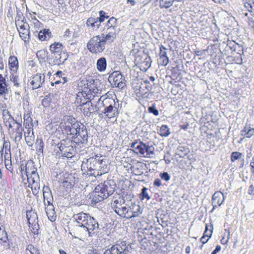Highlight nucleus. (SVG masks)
Returning a JSON list of instances; mask_svg holds the SVG:
<instances>
[{"label":"nucleus","mask_w":254,"mask_h":254,"mask_svg":"<svg viewBox=\"0 0 254 254\" xmlns=\"http://www.w3.org/2000/svg\"><path fill=\"white\" fill-rule=\"evenodd\" d=\"M48 55V52L47 50L45 49L39 50L37 51L36 53V56L38 59L43 61H45L46 58L47 59L48 57L49 56Z\"/></svg>","instance_id":"nucleus-34"},{"label":"nucleus","mask_w":254,"mask_h":254,"mask_svg":"<svg viewBox=\"0 0 254 254\" xmlns=\"http://www.w3.org/2000/svg\"><path fill=\"white\" fill-rule=\"evenodd\" d=\"M242 155L241 153L239 152H233L231 154V160L232 162L240 158Z\"/></svg>","instance_id":"nucleus-46"},{"label":"nucleus","mask_w":254,"mask_h":254,"mask_svg":"<svg viewBox=\"0 0 254 254\" xmlns=\"http://www.w3.org/2000/svg\"><path fill=\"white\" fill-rule=\"evenodd\" d=\"M70 234L75 238L81 239L88 234V229L81 225H75L71 230Z\"/></svg>","instance_id":"nucleus-12"},{"label":"nucleus","mask_w":254,"mask_h":254,"mask_svg":"<svg viewBox=\"0 0 254 254\" xmlns=\"http://www.w3.org/2000/svg\"><path fill=\"white\" fill-rule=\"evenodd\" d=\"M100 36L104 39L106 43H111L116 37V30L114 28H110L109 30H107L106 34L102 33Z\"/></svg>","instance_id":"nucleus-20"},{"label":"nucleus","mask_w":254,"mask_h":254,"mask_svg":"<svg viewBox=\"0 0 254 254\" xmlns=\"http://www.w3.org/2000/svg\"><path fill=\"white\" fill-rule=\"evenodd\" d=\"M144 83L146 84V86L145 87L146 89L148 91H150L152 89V85L150 84L149 81L146 80L144 81Z\"/></svg>","instance_id":"nucleus-59"},{"label":"nucleus","mask_w":254,"mask_h":254,"mask_svg":"<svg viewBox=\"0 0 254 254\" xmlns=\"http://www.w3.org/2000/svg\"><path fill=\"white\" fill-rule=\"evenodd\" d=\"M170 131L167 125H162L158 131V133L163 137L168 136L170 134Z\"/></svg>","instance_id":"nucleus-33"},{"label":"nucleus","mask_w":254,"mask_h":254,"mask_svg":"<svg viewBox=\"0 0 254 254\" xmlns=\"http://www.w3.org/2000/svg\"><path fill=\"white\" fill-rule=\"evenodd\" d=\"M38 36L40 40L44 41L48 40L51 37L52 34L50 30L48 29L41 30L39 32Z\"/></svg>","instance_id":"nucleus-29"},{"label":"nucleus","mask_w":254,"mask_h":254,"mask_svg":"<svg viewBox=\"0 0 254 254\" xmlns=\"http://www.w3.org/2000/svg\"><path fill=\"white\" fill-rule=\"evenodd\" d=\"M50 189L49 187H44L43 189V196L44 199H45L46 196H47V194H49L50 193Z\"/></svg>","instance_id":"nucleus-52"},{"label":"nucleus","mask_w":254,"mask_h":254,"mask_svg":"<svg viewBox=\"0 0 254 254\" xmlns=\"http://www.w3.org/2000/svg\"><path fill=\"white\" fill-rule=\"evenodd\" d=\"M10 120L11 121V123L8 125V127L12 129L17 126V123L21 124L22 122L21 118L14 119L12 116H10Z\"/></svg>","instance_id":"nucleus-37"},{"label":"nucleus","mask_w":254,"mask_h":254,"mask_svg":"<svg viewBox=\"0 0 254 254\" xmlns=\"http://www.w3.org/2000/svg\"><path fill=\"white\" fill-rule=\"evenodd\" d=\"M137 147L136 153L143 155V156H145L144 155L145 153H146L148 155L154 154V147L152 146L149 145L148 144L139 141L138 147Z\"/></svg>","instance_id":"nucleus-15"},{"label":"nucleus","mask_w":254,"mask_h":254,"mask_svg":"<svg viewBox=\"0 0 254 254\" xmlns=\"http://www.w3.org/2000/svg\"><path fill=\"white\" fill-rule=\"evenodd\" d=\"M116 184L113 180H107L103 184L98 185L90 194L89 199L94 204L103 201L112 195L115 190Z\"/></svg>","instance_id":"nucleus-1"},{"label":"nucleus","mask_w":254,"mask_h":254,"mask_svg":"<svg viewBox=\"0 0 254 254\" xmlns=\"http://www.w3.org/2000/svg\"><path fill=\"white\" fill-rule=\"evenodd\" d=\"M4 159L6 168L9 171L12 170V167L11 161V154L9 145H6L5 146Z\"/></svg>","instance_id":"nucleus-21"},{"label":"nucleus","mask_w":254,"mask_h":254,"mask_svg":"<svg viewBox=\"0 0 254 254\" xmlns=\"http://www.w3.org/2000/svg\"><path fill=\"white\" fill-rule=\"evenodd\" d=\"M23 130L24 129L22 126V123H17V126L13 128V135H14V140L15 142L19 141L22 139Z\"/></svg>","instance_id":"nucleus-26"},{"label":"nucleus","mask_w":254,"mask_h":254,"mask_svg":"<svg viewBox=\"0 0 254 254\" xmlns=\"http://www.w3.org/2000/svg\"><path fill=\"white\" fill-rule=\"evenodd\" d=\"M175 0H160L159 4L161 8H168L170 7Z\"/></svg>","instance_id":"nucleus-41"},{"label":"nucleus","mask_w":254,"mask_h":254,"mask_svg":"<svg viewBox=\"0 0 254 254\" xmlns=\"http://www.w3.org/2000/svg\"><path fill=\"white\" fill-rule=\"evenodd\" d=\"M10 120L11 121V123L8 125V127L12 129L17 126V123L21 124L22 122L21 118L14 119L12 116H10Z\"/></svg>","instance_id":"nucleus-38"},{"label":"nucleus","mask_w":254,"mask_h":254,"mask_svg":"<svg viewBox=\"0 0 254 254\" xmlns=\"http://www.w3.org/2000/svg\"><path fill=\"white\" fill-rule=\"evenodd\" d=\"M25 173L27 177L28 186L32 190L34 195H37L40 190V178L37 173V168L35 167L33 162H28L25 166Z\"/></svg>","instance_id":"nucleus-2"},{"label":"nucleus","mask_w":254,"mask_h":254,"mask_svg":"<svg viewBox=\"0 0 254 254\" xmlns=\"http://www.w3.org/2000/svg\"><path fill=\"white\" fill-rule=\"evenodd\" d=\"M29 28L28 24H23L20 25V29L17 27L20 37L25 42L28 41L30 38Z\"/></svg>","instance_id":"nucleus-18"},{"label":"nucleus","mask_w":254,"mask_h":254,"mask_svg":"<svg viewBox=\"0 0 254 254\" xmlns=\"http://www.w3.org/2000/svg\"><path fill=\"white\" fill-rule=\"evenodd\" d=\"M68 55L65 53L58 54L51 53L47 58V62L51 66L63 64L67 61Z\"/></svg>","instance_id":"nucleus-8"},{"label":"nucleus","mask_w":254,"mask_h":254,"mask_svg":"<svg viewBox=\"0 0 254 254\" xmlns=\"http://www.w3.org/2000/svg\"><path fill=\"white\" fill-rule=\"evenodd\" d=\"M106 43L104 39L100 35L93 36L87 44L88 50L93 54L101 53L105 49Z\"/></svg>","instance_id":"nucleus-4"},{"label":"nucleus","mask_w":254,"mask_h":254,"mask_svg":"<svg viewBox=\"0 0 254 254\" xmlns=\"http://www.w3.org/2000/svg\"><path fill=\"white\" fill-rule=\"evenodd\" d=\"M8 63L11 70H12L13 71H15L17 69L18 66V62L17 59L16 57L10 56L9 58Z\"/></svg>","instance_id":"nucleus-31"},{"label":"nucleus","mask_w":254,"mask_h":254,"mask_svg":"<svg viewBox=\"0 0 254 254\" xmlns=\"http://www.w3.org/2000/svg\"><path fill=\"white\" fill-rule=\"evenodd\" d=\"M112 80L116 87L123 88L126 85L125 78L119 71L113 72L111 75L109 76V81L111 82Z\"/></svg>","instance_id":"nucleus-11"},{"label":"nucleus","mask_w":254,"mask_h":254,"mask_svg":"<svg viewBox=\"0 0 254 254\" xmlns=\"http://www.w3.org/2000/svg\"><path fill=\"white\" fill-rule=\"evenodd\" d=\"M55 210V208L52 204H49L47 205V206L45 208V211H53Z\"/></svg>","instance_id":"nucleus-61"},{"label":"nucleus","mask_w":254,"mask_h":254,"mask_svg":"<svg viewBox=\"0 0 254 254\" xmlns=\"http://www.w3.org/2000/svg\"><path fill=\"white\" fill-rule=\"evenodd\" d=\"M113 208L115 212L121 217L127 218L129 216L127 215L129 213L128 207L126 206L125 200L123 199L114 200Z\"/></svg>","instance_id":"nucleus-10"},{"label":"nucleus","mask_w":254,"mask_h":254,"mask_svg":"<svg viewBox=\"0 0 254 254\" xmlns=\"http://www.w3.org/2000/svg\"><path fill=\"white\" fill-rule=\"evenodd\" d=\"M139 142H133L130 144V147L135 149V150H137V147H138Z\"/></svg>","instance_id":"nucleus-62"},{"label":"nucleus","mask_w":254,"mask_h":254,"mask_svg":"<svg viewBox=\"0 0 254 254\" xmlns=\"http://www.w3.org/2000/svg\"><path fill=\"white\" fill-rule=\"evenodd\" d=\"M210 230L209 231H205L203 235L204 236L206 237V238H208V239L210 238L212 235V229H211V226H210Z\"/></svg>","instance_id":"nucleus-54"},{"label":"nucleus","mask_w":254,"mask_h":254,"mask_svg":"<svg viewBox=\"0 0 254 254\" xmlns=\"http://www.w3.org/2000/svg\"><path fill=\"white\" fill-rule=\"evenodd\" d=\"M6 145H7L6 143H4L3 145V147L2 149L0 151V165H2L3 163V151H4V148H5V146Z\"/></svg>","instance_id":"nucleus-57"},{"label":"nucleus","mask_w":254,"mask_h":254,"mask_svg":"<svg viewBox=\"0 0 254 254\" xmlns=\"http://www.w3.org/2000/svg\"><path fill=\"white\" fill-rule=\"evenodd\" d=\"M99 15L100 17L97 18L99 20L103 19V21H104L105 18H108L109 17V16L106 15V13L103 10H100L99 11Z\"/></svg>","instance_id":"nucleus-51"},{"label":"nucleus","mask_w":254,"mask_h":254,"mask_svg":"<svg viewBox=\"0 0 254 254\" xmlns=\"http://www.w3.org/2000/svg\"><path fill=\"white\" fill-rule=\"evenodd\" d=\"M254 134V128H250L248 129L247 132L246 133L245 135H247V137H251Z\"/></svg>","instance_id":"nucleus-56"},{"label":"nucleus","mask_w":254,"mask_h":254,"mask_svg":"<svg viewBox=\"0 0 254 254\" xmlns=\"http://www.w3.org/2000/svg\"><path fill=\"white\" fill-rule=\"evenodd\" d=\"M44 81L45 75H43L42 78V76L41 74H36L32 77L31 81V84L32 86V89L34 90L41 87Z\"/></svg>","instance_id":"nucleus-19"},{"label":"nucleus","mask_w":254,"mask_h":254,"mask_svg":"<svg viewBox=\"0 0 254 254\" xmlns=\"http://www.w3.org/2000/svg\"><path fill=\"white\" fill-rule=\"evenodd\" d=\"M2 112L3 120H5L6 119V117L11 116L9 112L6 110V109L4 110L1 111Z\"/></svg>","instance_id":"nucleus-53"},{"label":"nucleus","mask_w":254,"mask_h":254,"mask_svg":"<svg viewBox=\"0 0 254 254\" xmlns=\"http://www.w3.org/2000/svg\"><path fill=\"white\" fill-rule=\"evenodd\" d=\"M147 189L145 187H143L141 190V199L146 198L147 200L150 198L148 193L147 192Z\"/></svg>","instance_id":"nucleus-47"},{"label":"nucleus","mask_w":254,"mask_h":254,"mask_svg":"<svg viewBox=\"0 0 254 254\" xmlns=\"http://www.w3.org/2000/svg\"><path fill=\"white\" fill-rule=\"evenodd\" d=\"M10 120L11 121V123L8 125V127L12 129L17 126V123L21 124L22 122L21 118L14 119L12 116H10Z\"/></svg>","instance_id":"nucleus-36"},{"label":"nucleus","mask_w":254,"mask_h":254,"mask_svg":"<svg viewBox=\"0 0 254 254\" xmlns=\"http://www.w3.org/2000/svg\"><path fill=\"white\" fill-rule=\"evenodd\" d=\"M96 67L97 70L100 72H104L106 70L107 67V61L105 58L102 57L97 60Z\"/></svg>","instance_id":"nucleus-28"},{"label":"nucleus","mask_w":254,"mask_h":254,"mask_svg":"<svg viewBox=\"0 0 254 254\" xmlns=\"http://www.w3.org/2000/svg\"><path fill=\"white\" fill-rule=\"evenodd\" d=\"M7 86L5 78L0 74V95H2L7 92Z\"/></svg>","instance_id":"nucleus-32"},{"label":"nucleus","mask_w":254,"mask_h":254,"mask_svg":"<svg viewBox=\"0 0 254 254\" xmlns=\"http://www.w3.org/2000/svg\"><path fill=\"white\" fill-rule=\"evenodd\" d=\"M65 130L67 131V134L70 135L77 134V129L79 127V123L75 121V119H72L69 117L67 120Z\"/></svg>","instance_id":"nucleus-14"},{"label":"nucleus","mask_w":254,"mask_h":254,"mask_svg":"<svg viewBox=\"0 0 254 254\" xmlns=\"http://www.w3.org/2000/svg\"><path fill=\"white\" fill-rule=\"evenodd\" d=\"M26 254H40V251L32 245H29L26 249Z\"/></svg>","instance_id":"nucleus-39"},{"label":"nucleus","mask_w":254,"mask_h":254,"mask_svg":"<svg viewBox=\"0 0 254 254\" xmlns=\"http://www.w3.org/2000/svg\"><path fill=\"white\" fill-rule=\"evenodd\" d=\"M146 167V165L145 164L138 162L131 167V170L135 175H141L145 170Z\"/></svg>","instance_id":"nucleus-25"},{"label":"nucleus","mask_w":254,"mask_h":254,"mask_svg":"<svg viewBox=\"0 0 254 254\" xmlns=\"http://www.w3.org/2000/svg\"><path fill=\"white\" fill-rule=\"evenodd\" d=\"M128 212L129 213L127 214V215H129V216L127 217V219L137 217L142 213L140 206L137 204L132 205L131 207L128 208Z\"/></svg>","instance_id":"nucleus-27"},{"label":"nucleus","mask_w":254,"mask_h":254,"mask_svg":"<svg viewBox=\"0 0 254 254\" xmlns=\"http://www.w3.org/2000/svg\"><path fill=\"white\" fill-rule=\"evenodd\" d=\"M117 22V19L115 17L110 18L107 22L106 27H107V30H109L110 28H114L116 26Z\"/></svg>","instance_id":"nucleus-42"},{"label":"nucleus","mask_w":254,"mask_h":254,"mask_svg":"<svg viewBox=\"0 0 254 254\" xmlns=\"http://www.w3.org/2000/svg\"><path fill=\"white\" fill-rule=\"evenodd\" d=\"M130 247L127 245L125 242L113 245L110 248L105 250L104 254H127Z\"/></svg>","instance_id":"nucleus-9"},{"label":"nucleus","mask_w":254,"mask_h":254,"mask_svg":"<svg viewBox=\"0 0 254 254\" xmlns=\"http://www.w3.org/2000/svg\"><path fill=\"white\" fill-rule=\"evenodd\" d=\"M81 130H82V126L80 125L79 124V127H78L77 129V134H73L72 135L73 136H72L71 138L75 139V138H76V137H78V134H79V132Z\"/></svg>","instance_id":"nucleus-60"},{"label":"nucleus","mask_w":254,"mask_h":254,"mask_svg":"<svg viewBox=\"0 0 254 254\" xmlns=\"http://www.w3.org/2000/svg\"><path fill=\"white\" fill-rule=\"evenodd\" d=\"M221 247L220 245H217L215 249L213 250L211 254H216L221 250Z\"/></svg>","instance_id":"nucleus-63"},{"label":"nucleus","mask_w":254,"mask_h":254,"mask_svg":"<svg viewBox=\"0 0 254 254\" xmlns=\"http://www.w3.org/2000/svg\"><path fill=\"white\" fill-rule=\"evenodd\" d=\"M24 120L26 128H27V127H29V128H32L33 126L32 119L29 114H24Z\"/></svg>","instance_id":"nucleus-35"},{"label":"nucleus","mask_w":254,"mask_h":254,"mask_svg":"<svg viewBox=\"0 0 254 254\" xmlns=\"http://www.w3.org/2000/svg\"><path fill=\"white\" fill-rule=\"evenodd\" d=\"M86 254H100L98 251L95 249H90L87 250Z\"/></svg>","instance_id":"nucleus-55"},{"label":"nucleus","mask_w":254,"mask_h":254,"mask_svg":"<svg viewBox=\"0 0 254 254\" xmlns=\"http://www.w3.org/2000/svg\"><path fill=\"white\" fill-rule=\"evenodd\" d=\"M84 226L85 228L88 229V236H91V233L93 231L97 232L99 229V224L93 217L89 215V218L84 222Z\"/></svg>","instance_id":"nucleus-13"},{"label":"nucleus","mask_w":254,"mask_h":254,"mask_svg":"<svg viewBox=\"0 0 254 254\" xmlns=\"http://www.w3.org/2000/svg\"><path fill=\"white\" fill-rule=\"evenodd\" d=\"M50 50L51 53L61 54L63 52V45L60 42H55L50 46Z\"/></svg>","instance_id":"nucleus-30"},{"label":"nucleus","mask_w":254,"mask_h":254,"mask_svg":"<svg viewBox=\"0 0 254 254\" xmlns=\"http://www.w3.org/2000/svg\"><path fill=\"white\" fill-rule=\"evenodd\" d=\"M26 217L31 232L35 235L38 234L40 227L37 213L32 210L27 211Z\"/></svg>","instance_id":"nucleus-6"},{"label":"nucleus","mask_w":254,"mask_h":254,"mask_svg":"<svg viewBox=\"0 0 254 254\" xmlns=\"http://www.w3.org/2000/svg\"><path fill=\"white\" fill-rule=\"evenodd\" d=\"M148 111L150 113L153 114L154 116H157L159 115V111L156 109L155 105L153 104L148 108Z\"/></svg>","instance_id":"nucleus-45"},{"label":"nucleus","mask_w":254,"mask_h":254,"mask_svg":"<svg viewBox=\"0 0 254 254\" xmlns=\"http://www.w3.org/2000/svg\"><path fill=\"white\" fill-rule=\"evenodd\" d=\"M159 176L162 180L166 182L169 181L171 179L170 176L167 172L161 173L160 174Z\"/></svg>","instance_id":"nucleus-49"},{"label":"nucleus","mask_w":254,"mask_h":254,"mask_svg":"<svg viewBox=\"0 0 254 254\" xmlns=\"http://www.w3.org/2000/svg\"><path fill=\"white\" fill-rule=\"evenodd\" d=\"M245 7L254 16V1L250 0L244 3Z\"/></svg>","instance_id":"nucleus-40"},{"label":"nucleus","mask_w":254,"mask_h":254,"mask_svg":"<svg viewBox=\"0 0 254 254\" xmlns=\"http://www.w3.org/2000/svg\"><path fill=\"white\" fill-rule=\"evenodd\" d=\"M10 80L13 83V84L15 86L18 87L19 84L18 83V77L14 75L13 73H12L10 76Z\"/></svg>","instance_id":"nucleus-48"},{"label":"nucleus","mask_w":254,"mask_h":254,"mask_svg":"<svg viewBox=\"0 0 254 254\" xmlns=\"http://www.w3.org/2000/svg\"><path fill=\"white\" fill-rule=\"evenodd\" d=\"M71 143L72 141L69 140L63 139L57 144L62 156L67 158L72 157L74 148Z\"/></svg>","instance_id":"nucleus-7"},{"label":"nucleus","mask_w":254,"mask_h":254,"mask_svg":"<svg viewBox=\"0 0 254 254\" xmlns=\"http://www.w3.org/2000/svg\"><path fill=\"white\" fill-rule=\"evenodd\" d=\"M34 139V136L33 132H32L31 135H26V133L25 134V139L27 144L29 146H32L33 143Z\"/></svg>","instance_id":"nucleus-44"},{"label":"nucleus","mask_w":254,"mask_h":254,"mask_svg":"<svg viewBox=\"0 0 254 254\" xmlns=\"http://www.w3.org/2000/svg\"><path fill=\"white\" fill-rule=\"evenodd\" d=\"M225 197L223 193L221 191H216L212 197L213 208L211 211L212 212L216 207L220 206L223 203Z\"/></svg>","instance_id":"nucleus-16"},{"label":"nucleus","mask_w":254,"mask_h":254,"mask_svg":"<svg viewBox=\"0 0 254 254\" xmlns=\"http://www.w3.org/2000/svg\"><path fill=\"white\" fill-rule=\"evenodd\" d=\"M167 49L163 45L160 47L159 58L158 60V64L163 66H166L169 61L167 56Z\"/></svg>","instance_id":"nucleus-17"},{"label":"nucleus","mask_w":254,"mask_h":254,"mask_svg":"<svg viewBox=\"0 0 254 254\" xmlns=\"http://www.w3.org/2000/svg\"><path fill=\"white\" fill-rule=\"evenodd\" d=\"M48 219L52 222L56 220L57 215L55 210L46 211Z\"/></svg>","instance_id":"nucleus-43"},{"label":"nucleus","mask_w":254,"mask_h":254,"mask_svg":"<svg viewBox=\"0 0 254 254\" xmlns=\"http://www.w3.org/2000/svg\"><path fill=\"white\" fill-rule=\"evenodd\" d=\"M103 22V19H98L97 17H89L86 21V25L88 27H91L92 30L98 29L101 24V23Z\"/></svg>","instance_id":"nucleus-22"},{"label":"nucleus","mask_w":254,"mask_h":254,"mask_svg":"<svg viewBox=\"0 0 254 254\" xmlns=\"http://www.w3.org/2000/svg\"><path fill=\"white\" fill-rule=\"evenodd\" d=\"M103 106L105 107L104 111L103 112L109 118L117 117L118 114V109L120 105L119 102H117L111 98H105L103 101Z\"/></svg>","instance_id":"nucleus-5"},{"label":"nucleus","mask_w":254,"mask_h":254,"mask_svg":"<svg viewBox=\"0 0 254 254\" xmlns=\"http://www.w3.org/2000/svg\"><path fill=\"white\" fill-rule=\"evenodd\" d=\"M8 239L7 233L4 230H2L1 234H0V240L4 242H6Z\"/></svg>","instance_id":"nucleus-50"},{"label":"nucleus","mask_w":254,"mask_h":254,"mask_svg":"<svg viewBox=\"0 0 254 254\" xmlns=\"http://www.w3.org/2000/svg\"><path fill=\"white\" fill-rule=\"evenodd\" d=\"M39 143V150H41V149H43V147L44 146V142L43 141L41 140V139H40L39 140H37V142L36 143Z\"/></svg>","instance_id":"nucleus-64"},{"label":"nucleus","mask_w":254,"mask_h":254,"mask_svg":"<svg viewBox=\"0 0 254 254\" xmlns=\"http://www.w3.org/2000/svg\"><path fill=\"white\" fill-rule=\"evenodd\" d=\"M82 126V130H80L79 132V134H78V137H76L77 138V142H76L74 141V142H76V143H80L81 144H86L88 142L87 139H88V134H87V131L86 128V127L83 125Z\"/></svg>","instance_id":"nucleus-24"},{"label":"nucleus","mask_w":254,"mask_h":254,"mask_svg":"<svg viewBox=\"0 0 254 254\" xmlns=\"http://www.w3.org/2000/svg\"><path fill=\"white\" fill-rule=\"evenodd\" d=\"M105 161L97 158L90 157L82 162L81 167L86 169L88 174L95 175V171H100V174L107 172Z\"/></svg>","instance_id":"nucleus-3"},{"label":"nucleus","mask_w":254,"mask_h":254,"mask_svg":"<svg viewBox=\"0 0 254 254\" xmlns=\"http://www.w3.org/2000/svg\"><path fill=\"white\" fill-rule=\"evenodd\" d=\"M153 185L155 187H159L162 185L161 181L159 179H156L154 182H153Z\"/></svg>","instance_id":"nucleus-58"},{"label":"nucleus","mask_w":254,"mask_h":254,"mask_svg":"<svg viewBox=\"0 0 254 254\" xmlns=\"http://www.w3.org/2000/svg\"><path fill=\"white\" fill-rule=\"evenodd\" d=\"M89 215L87 213L83 212L79 213L76 214H74L73 216V218L76 222V225L84 226V222H85L86 220L89 218Z\"/></svg>","instance_id":"nucleus-23"}]
</instances>
